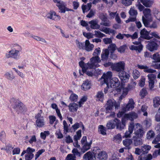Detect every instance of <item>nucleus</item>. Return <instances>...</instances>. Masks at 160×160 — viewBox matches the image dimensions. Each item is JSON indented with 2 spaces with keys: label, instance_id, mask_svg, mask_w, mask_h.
Wrapping results in <instances>:
<instances>
[{
  "label": "nucleus",
  "instance_id": "c9c22d12",
  "mask_svg": "<svg viewBox=\"0 0 160 160\" xmlns=\"http://www.w3.org/2000/svg\"><path fill=\"white\" fill-rule=\"evenodd\" d=\"M113 141L116 143H119L122 141V137L120 134L115 135L113 138Z\"/></svg>",
  "mask_w": 160,
  "mask_h": 160
},
{
  "label": "nucleus",
  "instance_id": "f704fd0d",
  "mask_svg": "<svg viewBox=\"0 0 160 160\" xmlns=\"http://www.w3.org/2000/svg\"><path fill=\"white\" fill-rule=\"evenodd\" d=\"M78 98V95L73 93L71 94L69 98L70 101L72 102H74L77 101Z\"/></svg>",
  "mask_w": 160,
  "mask_h": 160
},
{
  "label": "nucleus",
  "instance_id": "c85d7f7f",
  "mask_svg": "<svg viewBox=\"0 0 160 160\" xmlns=\"http://www.w3.org/2000/svg\"><path fill=\"white\" fill-rule=\"evenodd\" d=\"M144 17L146 18H152L151 14V10L149 8H145L143 11Z\"/></svg>",
  "mask_w": 160,
  "mask_h": 160
},
{
  "label": "nucleus",
  "instance_id": "79ce46f5",
  "mask_svg": "<svg viewBox=\"0 0 160 160\" xmlns=\"http://www.w3.org/2000/svg\"><path fill=\"white\" fill-rule=\"evenodd\" d=\"M134 0H121L122 3L125 6H128L131 5L132 1Z\"/></svg>",
  "mask_w": 160,
  "mask_h": 160
},
{
  "label": "nucleus",
  "instance_id": "5fc2aeb1",
  "mask_svg": "<svg viewBox=\"0 0 160 160\" xmlns=\"http://www.w3.org/2000/svg\"><path fill=\"white\" fill-rule=\"evenodd\" d=\"M32 37L34 39L38 41H41L44 42H46V41L45 40V39L41 38L39 37L35 36H32Z\"/></svg>",
  "mask_w": 160,
  "mask_h": 160
},
{
  "label": "nucleus",
  "instance_id": "09e8293b",
  "mask_svg": "<svg viewBox=\"0 0 160 160\" xmlns=\"http://www.w3.org/2000/svg\"><path fill=\"white\" fill-rule=\"evenodd\" d=\"M152 58L156 62H160V57L157 53H154L152 56Z\"/></svg>",
  "mask_w": 160,
  "mask_h": 160
},
{
  "label": "nucleus",
  "instance_id": "13d9d810",
  "mask_svg": "<svg viewBox=\"0 0 160 160\" xmlns=\"http://www.w3.org/2000/svg\"><path fill=\"white\" fill-rule=\"evenodd\" d=\"M101 52L100 48H96L93 53L94 56H98V55L100 54Z\"/></svg>",
  "mask_w": 160,
  "mask_h": 160
},
{
  "label": "nucleus",
  "instance_id": "a211bd4d",
  "mask_svg": "<svg viewBox=\"0 0 160 160\" xmlns=\"http://www.w3.org/2000/svg\"><path fill=\"white\" fill-rule=\"evenodd\" d=\"M83 158L86 160H95L96 159V156L93 152L89 151L86 153L83 156Z\"/></svg>",
  "mask_w": 160,
  "mask_h": 160
},
{
  "label": "nucleus",
  "instance_id": "f257e3e1",
  "mask_svg": "<svg viewBox=\"0 0 160 160\" xmlns=\"http://www.w3.org/2000/svg\"><path fill=\"white\" fill-rule=\"evenodd\" d=\"M10 102L12 108L18 114L27 111L25 105L19 99L12 98L10 99Z\"/></svg>",
  "mask_w": 160,
  "mask_h": 160
},
{
  "label": "nucleus",
  "instance_id": "774afa93",
  "mask_svg": "<svg viewBox=\"0 0 160 160\" xmlns=\"http://www.w3.org/2000/svg\"><path fill=\"white\" fill-rule=\"evenodd\" d=\"M159 155H160V149L155 151L152 154V156L154 158H156Z\"/></svg>",
  "mask_w": 160,
  "mask_h": 160
},
{
  "label": "nucleus",
  "instance_id": "a19ab883",
  "mask_svg": "<svg viewBox=\"0 0 160 160\" xmlns=\"http://www.w3.org/2000/svg\"><path fill=\"white\" fill-rule=\"evenodd\" d=\"M87 98L86 96L83 97L78 102V107L80 108L82 107V104H83L84 102L87 101Z\"/></svg>",
  "mask_w": 160,
  "mask_h": 160
},
{
  "label": "nucleus",
  "instance_id": "39448f33",
  "mask_svg": "<svg viewBox=\"0 0 160 160\" xmlns=\"http://www.w3.org/2000/svg\"><path fill=\"white\" fill-rule=\"evenodd\" d=\"M15 45L18 47V49L19 50H16L15 48L12 49L8 52V53H6L5 56L7 58H12L16 60H18L20 58L19 52L20 50L22 49L21 47L17 44Z\"/></svg>",
  "mask_w": 160,
  "mask_h": 160
},
{
  "label": "nucleus",
  "instance_id": "473e14b6",
  "mask_svg": "<svg viewBox=\"0 0 160 160\" xmlns=\"http://www.w3.org/2000/svg\"><path fill=\"white\" fill-rule=\"evenodd\" d=\"M153 106L156 108L160 105V97H156L153 100Z\"/></svg>",
  "mask_w": 160,
  "mask_h": 160
},
{
  "label": "nucleus",
  "instance_id": "8fccbe9b",
  "mask_svg": "<svg viewBox=\"0 0 160 160\" xmlns=\"http://www.w3.org/2000/svg\"><path fill=\"white\" fill-rule=\"evenodd\" d=\"M140 75L139 72L137 70H134L133 72V76L134 79H137Z\"/></svg>",
  "mask_w": 160,
  "mask_h": 160
},
{
  "label": "nucleus",
  "instance_id": "0e129e2a",
  "mask_svg": "<svg viewBox=\"0 0 160 160\" xmlns=\"http://www.w3.org/2000/svg\"><path fill=\"white\" fill-rule=\"evenodd\" d=\"M83 35L88 39H89L93 38V36L92 34L90 32L85 33L83 32Z\"/></svg>",
  "mask_w": 160,
  "mask_h": 160
},
{
  "label": "nucleus",
  "instance_id": "9b49d317",
  "mask_svg": "<svg viewBox=\"0 0 160 160\" xmlns=\"http://www.w3.org/2000/svg\"><path fill=\"white\" fill-rule=\"evenodd\" d=\"M157 40L155 38H153L148 41L147 45V49L150 52H153L157 50L158 45L157 43Z\"/></svg>",
  "mask_w": 160,
  "mask_h": 160
},
{
  "label": "nucleus",
  "instance_id": "393cba45",
  "mask_svg": "<svg viewBox=\"0 0 160 160\" xmlns=\"http://www.w3.org/2000/svg\"><path fill=\"white\" fill-rule=\"evenodd\" d=\"M88 23L90 24V27L92 29H98L100 27V25L98 24L97 22L94 20H92L89 22Z\"/></svg>",
  "mask_w": 160,
  "mask_h": 160
},
{
  "label": "nucleus",
  "instance_id": "2f4dec72",
  "mask_svg": "<svg viewBox=\"0 0 160 160\" xmlns=\"http://www.w3.org/2000/svg\"><path fill=\"white\" fill-rule=\"evenodd\" d=\"M151 147L148 145H144L142 147V153L145 154L147 153L151 149Z\"/></svg>",
  "mask_w": 160,
  "mask_h": 160
},
{
  "label": "nucleus",
  "instance_id": "412c9836",
  "mask_svg": "<svg viewBox=\"0 0 160 160\" xmlns=\"http://www.w3.org/2000/svg\"><path fill=\"white\" fill-rule=\"evenodd\" d=\"M68 107L69 111L72 112H76L79 107L78 104L74 102L70 103Z\"/></svg>",
  "mask_w": 160,
  "mask_h": 160
},
{
  "label": "nucleus",
  "instance_id": "1a4fd4ad",
  "mask_svg": "<svg viewBox=\"0 0 160 160\" xmlns=\"http://www.w3.org/2000/svg\"><path fill=\"white\" fill-rule=\"evenodd\" d=\"M54 2L56 3V6L58 8L61 13H64L66 11H73V10L67 8L66 4L63 1L59 0Z\"/></svg>",
  "mask_w": 160,
  "mask_h": 160
},
{
  "label": "nucleus",
  "instance_id": "0eeeda50",
  "mask_svg": "<svg viewBox=\"0 0 160 160\" xmlns=\"http://www.w3.org/2000/svg\"><path fill=\"white\" fill-rule=\"evenodd\" d=\"M93 154L98 160H107L108 156L106 152L99 149L95 148L93 150Z\"/></svg>",
  "mask_w": 160,
  "mask_h": 160
},
{
  "label": "nucleus",
  "instance_id": "72a5a7b5",
  "mask_svg": "<svg viewBox=\"0 0 160 160\" xmlns=\"http://www.w3.org/2000/svg\"><path fill=\"white\" fill-rule=\"evenodd\" d=\"M116 48V46L115 44L112 43L109 45L108 47V49L111 54L114 53Z\"/></svg>",
  "mask_w": 160,
  "mask_h": 160
},
{
  "label": "nucleus",
  "instance_id": "e2e57ef3",
  "mask_svg": "<svg viewBox=\"0 0 160 160\" xmlns=\"http://www.w3.org/2000/svg\"><path fill=\"white\" fill-rule=\"evenodd\" d=\"M160 141V132L157 135L156 138L152 141L153 144H157V142Z\"/></svg>",
  "mask_w": 160,
  "mask_h": 160
},
{
  "label": "nucleus",
  "instance_id": "c756f323",
  "mask_svg": "<svg viewBox=\"0 0 160 160\" xmlns=\"http://www.w3.org/2000/svg\"><path fill=\"white\" fill-rule=\"evenodd\" d=\"M142 125L143 127L146 129H148L151 125V120L148 119H146L143 122Z\"/></svg>",
  "mask_w": 160,
  "mask_h": 160
},
{
  "label": "nucleus",
  "instance_id": "aec40b11",
  "mask_svg": "<svg viewBox=\"0 0 160 160\" xmlns=\"http://www.w3.org/2000/svg\"><path fill=\"white\" fill-rule=\"evenodd\" d=\"M95 98L96 101L103 102L104 99V94L102 91H98Z\"/></svg>",
  "mask_w": 160,
  "mask_h": 160
},
{
  "label": "nucleus",
  "instance_id": "423d86ee",
  "mask_svg": "<svg viewBox=\"0 0 160 160\" xmlns=\"http://www.w3.org/2000/svg\"><path fill=\"white\" fill-rule=\"evenodd\" d=\"M138 117V114L134 112H131L129 113H126L122 117L121 121L122 122V124L124 127L125 126L126 122L127 120H130L131 121H133L134 119L137 118Z\"/></svg>",
  "mask_w": 160,
  "mask_h": 160
},
{
  "label": "nucleus",
  "instance_id": "e433bc0d",
  "mask_svg": "<svg viewBox=\"0 0 160 160\" xmlns=\"http://www.w3.org/2000/svg\"><path fill=\"white\" fill-rule=\"evenodd\" d=\"M155 135L153 131H149L147 133V138L148 139L153 138Z\"/></svg>",
  "mask_w": 160,
  "mask_h": 160
},
{
  "label": "nucleus",
  "instance_id": "6e6d98bb",
  "mask_svg": "<svg viewBox=\"0 0 160 160\" xmlns=\"http://www.w3.org/2000/svg\"><path fill=\"white\" fill-rule=\"evenodd\" d=\"M99 18L102 21L104 22L106 21L107 19L106 15L102 13L100 14Z\"/></svg>",
  "mask_w": 160,
  "mask_h": 160
},
{
  "label": "nucleus",
  "instance_id": "2eb2a0df",
  "mask_svg": "<svg viewBox=\"0 0 160 160\" xmlns=\"http://www.w3.org/2000/svg\"><path fill=\"white\" fill-rule=\"evenodd\" d=\"M149 79V85L150 89L152 90L154 86V80L156 78V76L154 74H151L148 75Z\"/></svg>",
  "mask_w": 160,
  "mask_h": 160
},
{
  "label": "nucleus",
  "instance_id": "7ed1b4c3",
  "mask_svg": "<svg viewBox=\"0 0 160 160\" xmlns=\"http://www.w3.org/2000/svg\"><path fill=\"white\" fill-rule=\"evenodd\" d=\"M135 103L132 98L129 99L127 104L124 107H123L121 111H119L117 114V117L118 118L122 117L125 114V113L127 111L130 110H132L134 108Z\"/></svg>",
  "mask_w": 160,
  "mask_h": 160
},
{
  "label": "nucleus",
  "instance_id": "b1692460",
  "mask_svg": "<svg viewBox=\"0 0 160 160\" xmlns=\"http://www.w3.org/2000/svg\"><path fill=\"white\" fill-rule=\"evenodd\" d=\"M109 51L108 49L103 50L101 54V59L102 61H107L108 58Z\"/></svg>",
  "mask_w": 160,
  "mask_h": 160
},
{
  "label": "nucleus",
  "instance_id": "bf43d9fd",
  "mask_svg": "<svg viewBox=\"0 0 160 160\" xmlns=\"http://www.w3.org/2000/svg\"><path fill=\"white\" fill-rule=\"evenodd\" d=\"M88 67L90 69H95L96 68L98 67V66H97L94 63L91 62V63L88 62Z\"/></svg>",
  "mask_w": 160,
  "mask_h": 160
},
{
  "label": "nucleus",
  "instance_id": "603ef678",
  "mask_svg": "<svg viewBox=\"0 0 160 160\" xmlns=\"http://www.w3.org/2000/svg\"><path fill=\"white\" fill-rule=\"evenodd\" d=\"M49 134V132L48 131H45L43 132H41L40 134V136L44 140L46 138L47 135Z\"/></svg>",
  "mask_w": 160,
  "mask_h": 160
},
{
  "label": "nucleus",
  "instance_id": "49530a36",
  "mask_svg": "<svg viewBox=\"0 0 160 160\" xmlns=\"http://www.w3.org/2000/svg\"><path fill=\"white\" fill-rule=\"evenodd\" d=\"M129 12L130 15L132 17H136V16L138 14L137 11L136 10H135L132 8H131Z\"/></svg>",
  "mask_w": 160,
  "mask_h": 160
},
{
  "label": "nucleus",
  "instance_id": "c03bdc74",
  "mask_svg": "<svg viewBox=\"0 0 160 160\" xmlns=\"http://www.w3.org/2000/svg\"><path fill=\"white\" fill-rule=\"evenodd\" d=\"M127 48V46L125 45H123L120 47L117 48L118 51L121 53H122L125 52V51Z\"/></svg>",
  "mask_w": 160,
  "mask_h": 160
},
{
  "label": "nucleus",
  "instance_id": "4c0bfd02",
  "mask_svg": "<svg viewBox=\"0 0 160 160\" xmlns=\"http://www.w3.org/2000/svg\"><path fill=\"white\" fill-rule=\"evenodd\" d=\"M91 62L95 64V63L100 62V60L98 56H94L90 59Z\"/></svg>",
  "mask_w": 160,
  "mask_h": 160
},
{
  "label": "nucleus",
  "instance_id": "9d476101",
  "mask_svg": "<svg viewBox=\"0 0 160 160\" xmlns=\"http://www.w3.org/2000/svg\"><path fill=\"white\" fill-rule=\"evenodd\" d=\"M81 142L82 147L81 151L83 153L90 148L92 141H90L89 142H87L86 136L82 137L81 139Z\"/></svg>",
  "mask_w": 160,
  "mask_h": 160
},
{
  "label": "nucleus",
  "instance_id": "7c9ffc66",
  "mask_svg": "<svg viewBox=\"0 0 160 160\" xmlns=\"http://www.w3.org/2000/svg\"><path fill=\"white\" fill-rule=\"evenodd\" d=\"M134 135L133 136V138H140L142 137L144 133V131H135Z\"/></svg>",
  "mask_w": 160,
  "mask_h": 160
},
{
  "label": "nucleus",
  "instance_id": "f03ea898",
  "mask_svg": "<svg viewBox=\"0 0 160 160\" xmlns=\"http://www.w3.org/2000/svg\"><path fill=\"white\" fill-rule=\"evenodd\" d=\"M107 128L108 129H113L116 127L117 129L122 130L124 129V127L122 124V122L117 118L113 120L109 121L107 124Z\"/></svg>",
  "mask_w": 160,
  "mask_h": 160
},
{
  "label": "nucleus",
  "instance_id": "69168bd1",
  "mask_svg": "<svg viewBox=\"0 0 160 160\" xmlns=\"http://www.w3.org/2000/svg\"><path fill=\"white\" fill-rule=\"evenodd\" d=\"M103 41L105 44H107L112 43V41L111 38H105L103 39Z\"/></svg>",
  "mask_w": 160,
  "mask_h": 160
},
{
  "label": "nucleus",
  "instance_id": "dca6fc26",
  "mask_svg": "<svg viewBox=\"0 0 160 160\" xmlns=\"http://www.w3.org/2000/svg\"><path fill=\"white\" fill-rule=\"evenodd\" d=\"M150 32L148 31L145 28L142 29L140 31L141 37L147 40H150L152 38L149 35Z\"/></svg>",
  "mask_w": 160,
  "mask_h": 160
},
{
  "label": "nucleus",
  "instance_id": "6ab92c4d",
  "mask_svg": "<svg viewBox=\"0 0 160 160\" xmlns=\"http://www.w3.org/2000/svg\"><path fill=\"white\" fill-rule=\"evenodd\" d=\"M48 16V18L55 21L59 20L61 19V17L57 15L54 11H50Z\"/></svg>",
  "mask_w": 160,
  "mask_h": 160
},
{
  "label": "nucleus",
  "instance_id": "4d7b16f0",
  "mask_svg": "<svg viewBox=\"0 0 160 160\" xmlns=\"http://www.w3.org/2000/svg\"><path fill=\"white\" fill-rule=\"evenodd\" d=\"M34 155L33 153L27 154L25 155V159L26 160H31L33 157Z\"/></svg>",
  "mask_w": 160,
  "mask_h": 160
},
{
  "label": "nucleus",
  "instance_id": "6e6552de",
  "mask_svg": "<svg viewBox=\"0 0 160 160\" xmlns=\"http://www.w3.org/2000/svg\"><path fill=\"white\" fill-rule=\"evenodd\" d=\"M112 72L108 71L106 74H103L101 77V78L103 79L104 83L107 85V87L104 89V92L105 94L107 93L108 92L109 85V80L112 78Z\"/></svg>",
  "mask_w": 160,
  "mask_h": 160
},
{
  "label": "nucleus",
  "instance_id": "052dcab7",
  "mask_svg": "<svg viewBox=\"0 0 160 160\" xmlns=\"http://www.w3.org/2000/svg\"><path fill=\"white\" fill-rule=\"evenodd\" d=\"M50 122L49 123L51 124H52L54 122L56 121V118L54 116H49V117Z\"/></svg>",
  "mask_w": 160,
  "mask_h": 160
},
{
  "label": "nucleus",
  "instance_id": "de8ad7c7",
  "mask_svg": "<svg viewBox=\"0 0 160 160\" xmlns=\"http://www.w3.org/2000/svg\"><path fill=\"white\" fill-rule=\"evenodd\" d=\"M95 35L97 37L102 38L106 36V35L103 33H101L99 31H95Z\"/></svg>",
  "mask_w": 160,
  "mask_h": 160
},
{
  "label": "nucleus",
  "instance_id": "680f3d73",
  "mask_svg": "<svg viewBox=\"0 0 160 160\" xmlns=\"http://www.w3.org/2000/svg\"><path fill=\"white\" fill-rule=\"evenodd\" d=\"M6 77L8 79L12 80L14 78V77L9 73L7 72L5 74Z\"/></svg>",
  "mask_w": 160,
  "mask_h": 160
},
{
  "label": "nucleus",
  "instance_id": "ddd939ff",
  "mask_svg": "<svg viewBox=\"0 0 160 160\" xmlns=\"http://www.w3.org/2000/svg\"><path fill=\"white\" fill-rule=\"evenodd\" d=\"M118 74L122 82H126L128 81L130 77L129 75L124 70L119 72Z\"/></svg>",
  "mask_w": 160,
  "mask_h": 160
},
{
  "label": "nucleus",
  "instance_id": "3c124183",
  "mask_svg": "<svg viewBox=\"0 0 160 160\" xmlns=\"http://www.w3.org/2000/svg\"><path fill=\"white\" fill-rule=\"evenodd\" d=\"M45 151L44 149H41L39 150L38 152H36L35 155V159L36 160L40 155H41L43 152Z\"/></svg>",
  "mask_w": 160,
  "mask_h": 160
},
{
  "label": "nucleus",
  "instance_id": "4468645a",
  "mask_svg": "<svg viewBox=\"0 0 160 160\" xmlns=\"http://www.w3.org/2000/svg\"><path fill=\"white\" fill-rule=\"evenodd\" d=\"M124 68L125 63L123 62H120L113 67V69L118 72L124 70Z\"/></svg>",
  "mask_w": 160,
  "mask_h": 160
},
{
  "label": "nucleus",
  "instance_id": "58836bf2",
  "mask_svg": "<svg viewBox=\"0 0 160 160\" xmlns=\"http://www.w3.org/2000/svg\"><path fill=\"white\" fill-rule=\"evenodd\" d=\"M82 136L81 131H78L76 132V134L73 137L74 141H78L79 140Z\"/></svg>",
  "mask_w": 160,
  "mask_h": 160
},
{
  "label": "nucleus",
  "instance_id": "cd10ccee",
  "mask_svg": "<svg viewBox=\"0 0 160 160\" xmlns=\"http://www.w3.org/2000/svg\"><path fill=\"white\" fill-rule=\"evenodd\" d=\"M72 127L74 130H76L80 128H82V130H84V127L83 125L82 122H77L72 125Z\"/></svg>",
  "mask_w": 160,
  "mask_h": 160
},
{
  "label": "nucleus",
  "instance_id": "ea45409f",
  "mask_svg": "<svg viewBox=\"0 0 160 160\" xmlns=\"http://www.w3.org/2000/svg\"><path fill=\"white\" fill-rule=\"evenodd\" d=\"M132 141L130 139H126L122 141L123 145L126 147H128L132 143Z\"/></svg>",
  "mask_w": 160,
  "mask_h": 160
},
{
  "label": "nucleus",
  "instance_id": "338daca9",
  "mask_svg": "<svg viewBox=\"0 0 160 160\" xmlns=\"http://www.w3.org/2000/svg\"><path fill=\"white\" fill-rule=\"evenodd\" d=\"M133 131H127L125 133V137L126 138L130 137H131Z\"/></svg>",
  "mask_w": 160,
  "mask_h": 160
},
{
  "label": "nucleus",
  "instance_id": "f8f14e48",
  "mask_svg": "<svg viewBox=\"0 0 160 160\" xmlns=\"http://www.w3.org/2000/svg\"><path fill=\"white\" fill-rule=\"evenodd\" d=\"M35 118L37 119L36 122L38 127H42L45 125L44 117L41 115L40 114H37L35 116Z\"/></svg>",
  "mask_w": 160,
  "mask_h": 160
},
{
  "label": "nucleus",
  "instance_id": "5701e85b",
  "mask_svg": "<svg viewBox=\"0 0 160 160\" xmlns=\"http://www.w3.org/2000/svg\"><path fill=\"white\" fill-rule=\"evenodd\" d=\"M94 48V45L90 43L88 40H86L85 42L84 50L88 52L92 51Z\"/></svg>",
  "mask_w": 160,
  "mask_h": 160
},
{
  "label": "nucleus",
  "instance_id": "a18cd8bd",
  "mask_svg": "<svg viewBox=\"0 0 160 160\" xmlns=\"http://www.w3.org/2000/svg\"><path fill=\"white\" fill-rule=\"evenodd\" d=\"M148 94V92L145 88H143L140 92V95L142 98H144Z\"/></svg>",
  "mask_w": 160,
  "mask_h": 160
},
{
  "label": "nucleus",
  "instance_id": "f3484780",
  "mask_svg": "<svg viewBox=\"0 0 160 160\" xmlns=\"http://www.w3.org/2000/svg\"><path fill=\"white\" fill-rule=\"evenodd\" d=\"M110 78L109 80V84H110V86L111 87L115 88L118 87L120 84V82L118 78L116 77L113 78L112 79Z\"/></svg>",
  "mask_w": 160,
  "mask_h": 160
},
{
  "label": "nucleus",
  "instance_id": "20e7f679",
  "mask_svg": "<svg viewBox=\"0 0 160 160\" xmlns=\"http://www.w3.org/2000/svg\"><path fill=\"white\" fill-rule=\"evenodd\" d=\"M114 99H109L105 104L106 113H110L109 115L107 116L106 118H107L110 117L114 118L115 117V113L112 112L114 106Z\"/></svg>",
  "mask_w": 160,
  "mask_h": 160
},
{
  "label": "nucleus",
  "instance_id": "bb28decb",
  "mask_svg": "<svg viewBox=\"0 0 160 160\" xmlns=\"http://www.w3.org/2000/svg\"><path fill=\"white\" fill-rule=\"evenodd\" d=\"M152 18H146L144 16L142 17V21L144 26L146 27H149L150 25V22L152 21Z\"/></svg>",
  "mask_w": 160,
  "mask_h": 160
},
{
  "label": "nucleus",
  "instance_id": "a878e982",
  "mask_svg": "<svg viewBox=\"0 0 160 160\" xmlns=\"http://www.w3.org/2000/svg\"><path fill=\"white\" fill-rule=\"evenodd\" d=\"M139 3H142L146 7H150L152 4V2L148 0H138Z\"/></svg>",
  "mask_w": 160,
  "mask_h": 160
},
{
  "label": "nucleus",
  "instance_id": "37998d69",
  "mask_svg": "<svg viewBox=\"0 0 160 160\" xmlns=\"http://www.w3.org/2000/svg\"><path fill=\"white\" fill-rule=\"evenodd\" d=\"M147 107L145 105H143L142 106L141 110L143 112V115L145 116H148V112H147Z\"/></svg>",
  "mask_w": 160,
  "mask_h": 160
},
{
  "label": "nucleus",
  "instance_id": "4be33fe9",
  "mask_svg": "<svg viewBox=\"0 0 160 160\" xmlns=\"http://www.w3.org/2000/svg\"><path fill=\"white\" fill-rule=\"evenodd\" d=\"M90 82L88 80H86L84 81L81 86V88L82 90L84 91L87 90L91 88Z\"/></svg>",
  "mask_w": 160,
  "mask_h": 160
},
{
  "label": "nucleus",
  "instance_id": "864d4df0",
  "mask_svg": "<svg viewBox=\"0 0 160 160\" xmlns=\"http://www.w3.org/2000/svg\"><path fill=\"white\" fill-rule=\"evenodd\" d=\"M76 157L73 154H69L66 158V160H76Z\"/></svg>",
  "mask_w": 160,
  "mask_h": 160
}]
</instances>
